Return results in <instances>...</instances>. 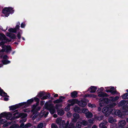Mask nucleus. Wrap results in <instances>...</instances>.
Wrapping results in <instances>:
<instances>
[{
    "instance_id": "obj_16",
    "label": "nucleus",
    "mask_w": 128,
    "mask_h": 128,
    "mask_svg": "<svg viewBox=\"0 0 128 128\" xmlns=\"http://www.w3.org/2000/svg\"><path fill=\"white\" fill-rule=\"evenodd\" d=\"M97 89V87L94 86H91L88 88V90L90 91V93H94L95 92Z\"/></svg>"
},
{
    "instance_id": "obj_40",
    "label": "nucleus",
    "mask_w": 128,
    "mask_h": 128,
    "mask_svg": "<svg viewBox=\"0 0 128 128\" xmlns=\"http://www.w3.org/2000/svg\"><path fill=\"white\" fill-rule=\"evenodd\" d=\"M48 110L49 111L50 113L52 114H53L55 112V110L53 108L49 110Z\"/></svg>"
},
{
    "instance_id": "obj_3",
    "label": "nucleus",
    "mask_w": 128,
    "mask_h": 128,
    "mask_svg": "<svg viewBox=\"0 0 128 128\" xmlns=\"http://www.w3.org/2000/svg\"><path fill=\"white\" fill-rule=\"evenodd\" d=\"M18 24L16 25V37L18 38L17 39L18 40H16V41L20 42V40L21 38V36L22 34V30L19 29L20 26L19 25L20 24L19 22H17ZM17 38H16V40Z\"/></svg>"
},
{
    "instance_id": "obj_53",
    "label": "nucleus",
    "mask_w": 128,
    "mask_h": 128,
    "mask_svg": "<svg viewBox=\"0 0 128 128\" xmlns=\"http://www.w3.org/2000/svg\"><path fill=\"white\" fill-rule=\"evenodd\" d=\"M26 25L25 24V23L24 22H22L21 23V27L22 28H24Z\"/></svg>"
},
{
    "instance_id": "obj_22",
    "label": "nucleus",
    "mask_w": 128,
    "mask_h": 128,
    "mask_svg": "<svg viewBox=\"0 0 128 128\" xmlns=\"http://www.w3.org/2000/svg\"><path fill=\"white\" fill-rule=\"evenodd\" d=\"M24 102L16 104V109L22 107V108H26L25 107Z\"/></svg>"
},
{
    "instance_id": "obj_15",
    "label": "nucleus",
    "mask_w": 128,
    "mask_h": 128,
    "mask_svg": "<svg viewBox=\"0 0 128 128\" xmlns=\"http://www.w3.org/2000/svg\"><path fill=\"white\" fill-rule=\"evenodd\" d=\"M126 122L124 120L120 121L118 123V126L116 128H124L126 124Z\"/></svg>"
},
{
    "instance_id": "obj_35",
    "label": "nucleus",
    "mask_w": 128,
    "mask_h": 128,
    "mask_svg": "<svg viewBox=\"0 0 128 128\" xmlns=\"http://www.w3.org/2000/svg\"><path fill=\"white\" fill-rule=\"evenodd\" d=\"M115 114L117 116L121 115L122 116V112H121V111L120 110H116L115 112Z\"/></svg>"
},
{
    "instance_id": "obj_49",
    "label": "nucleus",
    "mask_w": 128,
    "mask_h": 128,
    "mask_svg": "<svg viewBox=\"0 0 128 128\" xmlns=\"http://www.w3.org/2000/svg\"><path fill=\"white\" fill-rule=\"evenodd\" d=\"M43 123H41L38 125L37 128H42L43 126Z\"/></svg>"
},
{
    "instance_id": "obj_34",
    "label": "nucleus",
    "mask_w": 128,
    "mask_h": 128,
    "mask_svg": "<svg viewBox=\"0 0 128 128\" xmlns=\"http://www.w3.org/2000/svg\"><path fill=\"white\" fill-rule=\"evenodd\" d=\"M9 108L10 110L13 111L16 109V106L15 105L10 106Z\"/></svg>"
},
{
    "instance_id": "obj_59",
    "label": "nucleus",
    "mask_w": 128,
    "mask_h": 128,
    "mask_svg": "<svg viewBox=\"0 0 128 128\" xmlns=\"http://www.w3.org/2000/svg\"><path fill=\"white\" fill-rule=\"evenodd\" d=\"M49 113V112L48 111H47L46 112V114L44 115V117L45 118H46L47 117V116H48V114Z\"/></svg>"
},
{
    "instance_id": "obj_54",
    "label": "nucleus",
    "mask_w": 128,
    "mask_h": 128,
    "mask_svg": "<svg viewBox=\"0 0 128 128\" xmlns=\"http://www.w3.org/2000/svg\"><path fill=\"white\" fill-rule=\"evenodd\" d=\"M34 101L36 102H39L40 101V100L39 99L36 97H35L34 98Z\"/></svg>"
},
{
    "instance_id": "obj_12",
    "label": "nucleus",
    "mask_w": 128,
    "mask_h": 128,
    "mask_svg": "<svg viewBox=\"0 0 128 128\" xmlns=\"http://www.w3.org/2000/svg\"><path fill=\"white\" fill-rule=\"evenodd\" d=\"M34 99L33 98L28 100L27 102H24L25 107L26 108H28L30 106L32 103L34 102Z\"/></svg>"
},
{
    "instance_id": "obj_14",
    "label": "nucleus",
    "mask_w": 128,
    "mask_h": 128,
    "mask_svg": "<svg viewBox=\"0 0 128 128\" xmlns=\"http://www.w3.org/2000/svg\"><path fill=\"white\" fill-rule=\"evenodd\" d=\"M66 97L64 96H60L59 99L54 100L53 102L54 104L62 102V100L65 99Z\"/></svg>"
},
{
    "instance_id": "obj_25",
    "label": "nucleus",
    "mask_w": 128,
    "mask_h": 128,
    "mask_svg": "<svg viewBox=\"0 0 128 128\" xmlns=\"http://www.w3.org/2000/svg\"><path fill=\"white\" fill-rule=\"evenodd\" d=\"M83 126L82 125L80 122H77L76 124V126H74L75 128H81Z\"/></svg>"
},
{
    "instance_id": "obj_29",
    "label": "nucleus",
    "mask_w": 128,
    "mask_h": 128,
    "mask_svg": "<svg viewBox=\"0 0 128 128\" xmlns=\"http://www.w3.org/2000/svg\"><path fill=\"white\" fill-rule=\"evenodd\" d=\"M122 98L124 99H126L128 98V93L127 92L123 94L122 96Z\"/></svg>"
},
{
    "instance_id": "obj_42",
    "label": "nucleus",
    "mask_w": 128,
    "mask_h": 128,
    "mask_svg": "<svg viewBox=\"0 0 128 128\" xmlns=\"http://www.w3.org/2000/svg\"><path fill=\"white\" fill-rule=\"evenodd\" d=\"M6 112H3L0 114V118L2 117H6Z\"/></svg>"
},
{
    "instance_id": "obj_63",
    "label": "nucleus",
    "mask_w": 128,
    "mask_h": 128,
    "mask_svg": "<svg viewBox=\"0 0 128 128\" xmlns=\"http://www.w3.org/2000/svg\"><path fill=\"white\" fill-rule=\"evenodd\" d=\"M40 107L38 106V107H37V108H36V110L37 111H38L40 110Z\"/></svg>"
},
{
    "instance_id": "obj_60",
    "label": "nucleus",
    "mask_w": 128,
    "mask_h": 128,
    "mask_svg": "<svg viewBox=\"0 0 128 128\" xmlns=\"http://www.w3.org/2000/svg\"><path fill=\"white\" fill-rule=\"evenodd\" d=\"M21 124H20V128H22L24 127V123H21Z\"/></svg>"
},
{
    "instance_id": "obj_46",
    "label": "nucleus",
    "mask_w": 128,
    "mask_h": 128,
    "mask_svg": "<svg viewBox=\"0 0 128 128\" xmlns=\"http://www.w3.org/2000/svg\"><path fill=\"white\" fill-rule=\"evenodd\" d=\"M26 118H22V119L20 120L19 122L20 123H24V122L26 121Z\"/></svg>"
},
{
    "instance_id": "obj_32",
    "label": "nucleus",
    "mask_w": 128,
    "mask_h": 128,
    "mask_svg": "<svg viewBox=\"0 0 128 128\" xmlns=\"http://www.w3.org/2000/svg\"><path fill=\"white\" fill-rule=\"evenodd\" d=\"M74 110V111L76 112H79L80 110V108L79 107L75 106Z\"/></svg>"
},
{
    "instance_id": "obj_48",
    "label": "nucleus",
    "mask_w": 128,
    "mask_h": 128,
    "mask_svg": "<svg viewBox=\"0 0 128 128\" xmlns=\"http://www.w3.org/2000/svg\"><path fill=\"white\" fill-rule=\"evenodd\" d=\"M52 128H57L58 127L56 125L52 123L51 125Z\"/></svg>"
},
{
    "instance_id": "obj_30",
    "label": "nucleus",
    "mask_w": 128,
    "mask_h": 128,
    "mask_svg": "<svg viewBox=\"0 0 128 128\" xmlns=\"http://www.w3.org/2000/svg\"><path fill=\"white\" fill-rule=\"evenodd\" d=\"M6 118L7 120L10 119V118L12 116V114L10 112H6Z\"/></svg>"
},
{
    "instance_id": "obj_1",
    "label": "nucleus",
    "mask_w": 128,
    "mask_h": 128,
    "mask_svg": "<svg viewBox=\"0 0 128 128\" xmlns=\"http://www.w3.org/2000/svg\"><path fill=\"white\" fill-rule=\"evenodd\" d=\"M116 105L115 103L109 104L102 108V111L103 113L106 116H108L111 114L113 111L112 108L115 106Z\"/></svg>"
},
{
    "instance_id": "obj_19",
    "label": "nucleus",
    "mask_w": 128,
    "mask_h": 128,
    "mask_svg": "<svg viewBox=\"0 0 128 128\" xmlns=\"http://www.w3.org/2000/svg\"><path fill=\"white\" fill-rule=\"evenodd\" d=\"M98 96L100 97H108L109 95L106 92H101L98 93Z\"/></svg>"
},
{
    "instance_id": "obj_52",
    "label": "nucleus",
    "mask_w": 128,
    "mask_h": 128,
    "mask_svg": "<svg viewBox=\"0 0 128 128\" xmlns=\"http://www.w3.org/2000/svg\"><path fill=\"white\" fill-rule=\"evenodd\" d=\"M103 116L102 115L99 116L98 117V120H101L103 119Z\"/></svg>"
},
{
    "instance_id": "obj_9",
    "label": "nucleus",
    "mask_w": 128,
    "mask_h": 128,
    "mask_svg": "<svg viewBox=\"0 0 128 128\" xmlns=\"http://www.w3.org/2000/svg\"><path fill=\"white\" fill-rule=\"evenodd\" d=\"M128 104V102L125 100H122L118 104V106L119 107H122V109L127 108Z\"/></svg>"
},
{
    "instance_id": "obj_62",
    "label": "nucleus",
    "mask_w": 128,
    "mask_h": 128,
    "mask_svg": "<svg viewBox=\"0 0 128 128\" xmlns=\"http://www.w3.org/2000/svg\"><path fill=\"white\" fill-rule=\"evenodd\" d=\"M46 96L47 98H48L50 97V94L49 93H48L46 95Z\"/></svg>"
},
{
    "instance_id": "obj_41",
    "label": "nucleus",
    "mask_w": 128,
    "mask_h": 128,
    "mask_svg": "<svg viewBox=\"0 0 128 128\" xmlns=\"http://www.w3.org/2000/svg\"><path fill=\"white\" fill-rule=\"evenodd\" d=\"M70 106L69 105V104H68V106H66L65 108V110L67 112L70 109Z\"/></svg>"
},
{
    "instance_id": "obj_17",
    "label": "nucleus",
    "mask_w": 128,
    "mask_h": 128,
    "mask_svg": "<svg viewBox=\"0 0 128 128\" xmlns=\"http://www.w3.org/2000/svg\"><path fill=\"white\" fill-rule=\"evenodd\" d=\"M27 116V114L26 113H20L16 116V118H26Z\"/></svg>"
},
{
    "instance_id": "obj_21",
    "label": "nucleus",
    "mask_w": 128,
    "mask_h": 128,
    "mask_svg": "<svg viewBox=\"0 0 128 128\" xmlns=\"http://www.w3.org/2000/svg\"><path fill=\"white\" fill-rule=\"evenodd\" d=\"M122 114L124 116L128 114V108H125L122 109Z\"/></svg>"
},
{
    "instance_id": "obj_5",
    "label": "nucleus",
    "mask_w": 128,
    "mask_h": 128,
    "mask_svg": "<svg viewBox=\"0 0 128 128\" xmlns=\"http://www.w3.org/2000/svg\"><path fill=\"white\" fill-rule=\"evenodd\" d=\"M13 9L10 8H7L4 9L2 11L3 13L5 15V16L8 17L10 13L12 14L14 12Z\"/></svg>"
},
{
    "instance_id": "obj_44",
    "label": "nucleus",
    "mask_w": 128,
    "mask_h": 128,
    "mask_svg": "<svg viewBox=\"0 0 128 128\" xmlns=\"http://www.w3.org/2000/svg\"><path fill=\"white\" fill-rule=\"evenodd\" d=\"M104 123L103 122L100 123L99 125V126L100 128H102L103 127L106 126Z\"/></svg>"
},
{
    "instance_id": "obj_13",
    "label": "nucleus",
    "mask_w": 128,
    "mask_h": 128,
    "mask_svg": "<svg viewBox=\"0 0 128 128\" xmlns=\"http://www.w3.org/2000/svg\"><path fill=\"white\" fill-rule=\"evenodd\" d=\"M68 102L70 103L68 104L70 106H73L75 104H77V102H78V100L76 99H70L68 100Z\"/></svg>"
},
{
    "instance_id": "obj_57",
    "label": "nucleus",
    "mask_w": 128,
    "mask_h": 128,
    "mask_svg": "<svg viewBox=\"0 0 128 128\" xmlns=\"http://www.w3.org/2000/svg\"><path fill=\"white\" fill-rule=\"evenodd\" d=\"M45 102V101L42 100L40 102V105L41 106H42L44 104Z\"/></svg>"
},
{
    "instance_id": "obj_56",
    "label": "nucleus",
    "mask_w": 128,
    "mask_h": 128,
    "mask_svg": "<svg viewBox=\"0 0 128 128\" xmlns=\"http://www.w3.org/2000/svg\"><path fill=\"white\" fill-rule=\"evenodd\" d=\"M9 124L8 123H6L4 124L2 126L4 128L8 126Z\"/></svg>"
},
{
    "instance_id": "obj_58",
    "label": "nucleus",
    "mask_w": 128,
    "mask_h": 128,
    "mask_svg": "<svg viewBox=\"0 0 128 128\" xmlns=\"http://www.w3.org/2000/svg\"><path fill=\"white\" fill-rule=\"evenodd\" d=\"M47 97L46 95L44 96L42 98H41V99L42 100H44L47 99Z\"/></svg>"
},
{
    "instance_id": "obj_4",
    "label": "nucleus",
    "mask_w": 128,
    "mask_h": 128,
    "mask_svg": "<svg viewBox=\"0 0 128 128\" xmlns=\"http://www.w3.org/2000/svg\"><path fill=\"white\" fill-rule=\"evenodd\" d=\"M105 91L107 92H110L112 95L117 94L116 89L114 86H109L105 87Z\"/></svg>"
},
{
    "instance_id": "obj_43",
    "label": "nucleus",
    "mask_w": 128,
    "mask_h": 128,
    "mask_svg": "<svg viewBox=\"0 0 128 128\" xmlns=\"http://www.w3.org/2000/svg\"><path fill=\"white\" fill-rule=\"evenodd\" d=\"M62 106V105L60 104H56L55 106L57 110L58 109H60L59 108L60 107H61Z\"/></svg>"
},
{
    "instance_id": "obj_38",
    "label": "nucleus",
    "mask_w": 128,
    "mask_h": 128,
    "mask_svg": "<svg viewBox=\"0 0 128 128\" xmlns=\"http://www.w3.org/2000/svg\"><path fill=\"white\" fill-rule=\"evenodd\" d=\"M37 106V105H36V104H34L32 106V110H31L32 112H34L35 111Z\"/></svg>"
},
{
    "instance_id": "obj_31",
    "label": "nucleus",
    "mask_w": 128,
    "mask_h": 128,
    "mask_svg": "<svg viewBox=\"0 0 128 128\" xmlns=\"http://www.w3.org/2000/svg\"><path fill=\"white\" fill-rule=\"evenodd\" d=\"M110 98H112L111 100L112 102H115L118 100L119 98V97L118 96H115L114 98L113 97L111 96L110 97Z\"/></svg>"
},
{
    "instance_id": "obj_64",
    "label": "nucleus",
    "mask_w": 128,
    "mask_h": 128,
    "mask_svg": "<svg viewBox=\"0 0 128 128\" xmlns=\"http://www.w3.org/2000/svg\"><path fill=\"white\" fill-rule=\"evenodd\" d=\"M37 117V116H36L35 115H34V116H33L32 119L33 120H34Z\"/></svg>"
},
{
    "instance_id": "obj_45",
    "label": "nucleus",
    "mask_w": 128,
    "mask_h": 128,
    "mask_svg": "<svg viewBox=\"0 0 128 128\" xmlns=\"http://www.w3.org/2000/svg\"><path fill=\"white\" fill-rule=\"evenodd\" d=\"M67 128H75L74 125V124L72 123H70V125Z\"/></svg>"
},
{
    "instance_id": "obj_55",
    "label": "nucleus",
    "mask_w": 128,
    "mask_h": 128,
    "mask_svg": "<svg viewBox=\"0 0 128 128\" xmlns=\"http://www.w3.org/2000/svg\"><path fill=\"white\" fill-rule=\"evenodd\" d=\"M94 104H92L90 103L89 104L88 106L89 107L91 108H93L94 107Z\"/></svg>"
},
{
    "instance_id": "obj_24",
    "label": "nucleus",
    "mask_w": 128,
    "mask_h": 128,
    "mask_svg": "<svg viewBox=\"0 0 128 128\" xmlns=\"http://www.w3.org/2000/svg\"><path fill=\"white\" fill-rule=\"evenodd\" d=\"M78 92L76 91H73L70 93L71 96L73 98H75L77 97Z\"/></svg>"
},
{
    "instance_id": "obj_7",
    "label": "nucleus",
    "mask_w": 128,
    "mask_h": 128,
    "mask_svg": "<svg viewBox=\"0 0 128 128\" xmlns=\"http://www.w3.org/2000/svg\"><path fill=\"white\" fill-rule=\"evenodd\" d=\"M8 31L10 33L7 32L6 34V35L10 38H15V36L12 33L15 32H16V30L15 28H10L8 30Z\"/></svg>"
},
{
    "instance_id": "obj_51",
    "label": "nucleus",
    "mask_w": 128,
    "mask_h": 128,
    "mask_svg": "<svg viewBox=\"0 0 128 128\" xmlns=\"http://www.w3.org/2000/svg\"><path fill=\"white\" fill-rule=\"evenodd\" d=\"M6 122V120H5L2 119L0 120V123L1 124H3Z\"/></svg>"
},
{
    "instance_id": "obj_26",
    "label": "nucleus",
    "mask_w": 128,
    "mask_h": 128,
    "mask_svg": "<svg viewBox=\"0 0 128 128\" xmlns=\"http://www.w3.org/2000/svg\"><path fill=\"white\" fill-rule=\"evenodd\" d=\"M86 116L87 118H89L93 116V114L91 112H88L86 113Z\"/></svg>"
},
{
    "instance_id": "obj_37",
    "label": "nucleus",
    "mask_w": 128,
    "mask_h": 128,
    "mask_svg": "<svg viewBox=\"0 0 128 128\" xmlns=\"http://www.w3.org/2000/svg\"><path fill=\"white\" fill-rule=\"evenodd\" d=\"M32 126V124L30 123H28L24 125L23 128H28V127H31Z\"/></svg>"
},
{
    "instance_id": "obj_50",
    "label": "nucleus",
    "mask_w": 128,
    "mask_h": 128,
    "mask_svg": "<svg viewBox=\"0 0 128 128\" xmlns=\"http://www.w3.org/2000/svg\"><path fill=\"white\" fill-rule=\"evenodd\" d=\"M89 97L90 98H95L96 97V96L94 94H89Z\"/></svg>"
},
{
    "instance_id": "obj_2",
    "label": "nucleus",
    "mask_w": 128,
    "mask_h": 128,
    "mask_svg": "<svg viewBox=\"0 0 128 128\" xmlns=\"http://www.w3.org/2000/svg\"><path fill=\"white\" fill-rule=\"evenodd\" d=\"M99 105L100 107L105 105L106 104H108L112 102L111 99H109L108 98H100L99 100Z\"/></svg>"
},
{
    "instance_id": "obj_23",
    "label": "nucleus",
    "mask_w": 128,
    "mask_h": 128,
    "mask_svg": "<svg viewBox=\"0 0 128 128\" xmlns=\"http://www.w3.org/2000/svg\"><path fill=\"white\" fill-rule=\"evenodd\" d=\"M58 114L60 116H62L64 114V110L62 109H58L57 110Z\"/></svg>"
},
{
    "instance_id": "obj_39",
    "label": "nucleus",
    "mask_w": 128,
    "mask_h": 128,
    "mask_svg": "<svg viewBox=\"0 0 128 128\" xmlns=\"http://www.w3.org/2000/svg\"><path fill=\"white\" fill-rule=\"evenodd\" d=\"M62 120L60 118L57 119L56 120V123L60 125V126H61V122Z\"/></svg>"
},
{
    "instance_id": "obj_36",
    "label": "nucleus",
    "mask_w": 128,
    "mask_h": 128,
    "mask_svg": "<svg viewBox=\"0 0 128 128\" xmlns=\"http://www.w3.org/2000/svg\"><path fill=\"white\" fill-rule=\"evenodd\" d=\"M66 126L65 121L64 120H62L61 122V126H60V127H62L63 128H65Z\"/></svg>"
},
{
    "instance_id": "obj_6",
    "label": "nucleus",
    "mask_w": 128,
    "mask_h": 128,
    "mask_svg": "<svg viewBox=\"0 0 128 128\" xmlns=\"http://www.w3.org/2000/svg\"><path fill=\"white\" fill-rule=\"evenodd\" d=\"M88 102V100L86 98H84L81 100L77 102V104L80 106L82 107H85L87 104V102Z\"/></svg>"
},
{
    "instance_id": "obj_28",
    "label": "nucleus",
    "mask_w": 128,
    "mask_h": 128,
    "mask_svg": "<svg viewBox=\"0 0 128 128\" xmlns=\"http://www.w3.org/2000/svg\"><path fill=\"white\" fill-rule=\"evenodd\" d=\"M82 125H83L84 126H86L88 124V122L86 120H82L80 122Z\"/></svg>"
},
{
    "instance_id": "obj_47",
    "label": "nucleus",
    "mask_w": 128,
    "mask_h": 128,
    "mask_svg": "<svg viewBox=\"0 0 128 128\" xmlns=\"http://www.w3.org/2000/svg\"><path fill=\"white\" fill-rule=\"evenodd\" d=\"M69 121L68 120L66 121V126H65V128H68V127L69 126V125H70V124H69Z\"/></svg>"
},
{
    "instance_id": "obj_10",
    "label": "nucleus",
    "mask_w": 128,
    "mask_h": 128,
    "mask_svg": "<svg viewBox=\"0 0 128 128\" xmlns=\"http://www.w3.org/2000/svg\"><path fill=\"white\" fill-rule=\"evenodd\" d=\"M4 43V42H2L0 43V45H3L2 46L3 48V50L5 51L8 53L11 50V47L10 46H7L5 45H3Z\"/></svg>"
},
{
    "instance_id": "obj_61",
    "label": "nucleus",
    "mask_w": 128,
    "mask_h": 128,
    "mask_svg": "<svg viewBox=\"0 0 128 128\" xmlns=\"http://www.w3.org/2000/svg\"><path fill=\"white\" fill-rule=\"evenodd\" d=\"M10 128H16V125L14 124Z\"/></svg>"
},
{
    "instance_id": "obj_8",
    "label": "nucleus",
    "mask_w": 128,
    "mask_h": 128,
    "mask_svg": "<svg viewBox=\"0 0 128 128\" xmlns=\"http://www.w3.org/2000/svg\"><path fill=\"white\" fill-rule=\"evenodd\" d=\"M51 100H49L48 102H46L45 103L44 107V109H46L49 110L51 108H53V104H52Z\"/></svg>"
},
{
    "instance_id": "obj_18",
    "label": "nucleus",
    "mask_w": 128,
    "mask_h": 128,
    "mask_svg": "<svg viewBox=\"0 0 128 128\" xmlns=\"http://www.w3.org/2000/svg\"><path fill=\"white\" fill-rule=\"evenodd\" d=\"M8 58V56L6 55H5L3 56V58L4 60H2V62L3 64H8L10 63V62L9 61L6 60V59Z\"/></svg>"
},
{
    "instance_id": "obj_33",
    "label": "nucleus",
    "mask_w": 128,
    "mask_h": 128,
    "mask_svg": "<svg viewBox=\"0 0 128 128\" xmlns=\"http://www.w3.org/2000/svg\"><path fill=\"white\" fill-rule=\"evenodd\" d=\"M45 94V92H40L38 94V96L40 98H41Z\"/></svg>"
},
{
    "instance_id": "obj_20",
    "label": "nucleus",
    "mask_w": 128,
    "mask_h": 128,
    "mask_svg": "<svg viewBox=\"0 0 128 128\" xmlns=\"http://www.w3.org/2000/svg\"><path fill=\"white\" fill-rule=\"evenodd\" d=\"M116 120L115 119H114V118L111 116H109L108 118V122L112 124L114 122H115Z\"/></svg>"
},
{
    "instance_id": "obj_11",
    "label": "nucleus",
    "mask_w": 128,
    "mask_h": 128,
    "mask_svg": "<svg viewBox=\"0 0 128 128\" xmlns=\"http://www.w3.org/2000/svg\"><path fill=\"white\" fill-rule=\"evenodd\" d=\"M73 116L74 117V118L72 119V121L74 122H76L80 117L79 114L76 113H74L73 114Z\"/></svg>"
},
{
    "instance_id": "obj_27",
    "label": "nucleus",
    "mask_w": 128,
    "mask_h": 128,
    "mask_svg": "<svg viewBox=\"0 0 128 128\" xmlns=\"http://www.w3.org/2000/svg\"><path fill=\"white\" fill-rule=\"evenodd\" d=\"M0 95L2 96H7V94L4 92L3 90L0 88Z\"/></svg>"
}]
</instances>
